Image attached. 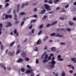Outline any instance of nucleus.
I'll use <instances>...</instances> for the list:
<instances>
[{
    "instance_id": "nucleus-1",
    "label": "nucleus",
    "mask_w": 76,
    "mask_h": 76,
    "mask_svg": "<svg viewBox=\"0 0 76 76\" xmlns=\"http://www.w3.org/2000/svg\"><path fill=\"white\" fill-rule=\"evenodd\" d=\"M50 63L51 64L50 65L51 68H54V66H55V65L56 64V61H50Z\"/></svg>"
},
{
    "instance_id": "nucleus-2",
    "label": "nucleus",
    "mask_w": 76,
    "mask_h": 76,
    "mask_svg": "<svg viewBox=\"0 0 76 76\" xmlns=\"http://www.w3.org/2000/svg\"><path fill=\"white\" fill-rule=\"evenodd\" d=\"M44 6L45 9H46L47 10H48V11H50L51 10V9L50 8V7L49 5L46 4H45L44 5Z\"/></svg>"
},
{
    "instance_id": "nucleus-3",
    "label": "nucleus",
    "mask_w": 76,
    "mask_h": 76,
    "mask_svg": "<svg viewBox=\"0 0 76 76\" xmlns=\"http://www.w3.org/2000/svg\"><path fill=\"white\" fill-rule=\"evenodd\" d=\"M21 56L22 57H26V54L25 53L24 50L23 51L22 53H21Z\"/></svg>"
},
{
    "instance_id": "nucleus-4",
    "label": "nucleus",
    "mask_w": 76,
    "mask_h": 76,
    "mask_svg": "<svg viewBox=\"0 0 76 76\" xmlns=\"http://www.w3.org/2000/svg\"><path fill=\"white\" fill-rule=\"evenodd\" d=\"M0 66L3 68L4 70H6V67L5 66V65L3 64V63H1L0 64Z\"/></svg>"
},
{
    "instance_id": "nucleus-5",
    "label": "nucleus",
    "mask_w": 76,
    "mask_h": 76,
    "mask_svg": "<svg viewBox=\"0 0 76 76\" xmlns=\"http://www.w3.org/2000/svg\"><path fill=\"white\" fill-rule=\"evenodd\" d=\"M12 18V15H5V19H8V18H9L10 19H11V18Z\"/></svg>"
},
{
    "instance_id": "nucleus-6",
    "label": "nucleus",
    "mask_w": 76,
    "mask_h": 76,
    "mask_svg": "<svg viewBox=\"0 0 76 76\" xmlns=\"http://www.w3.org/2000/svg\"><path fill=\"white\" fill-rule=\"evenodd\" d=\"M23 62V59L22 58H20L17 60V63H22V62Z\"/></svg>"
},
{
    "instance_id": "nucleus-7",
    "label": "nucleus",
    "mask_w": 76,
    "mask_h": 76,
    "mask_svg": "<svg viewBox=\"0 0 76 76\" xmlns=\"http://www.w3.org/2000/svg\"><path fill=\"white\" fill-rule=\"evenodd\" d=\"M7 23L8 25L6 26V28H8V27L10 26H12V23H10V22H7Z\"/></svg>"
},
{
    "instance_id": "nucleus-8",
    "label": "nucleus",
    "mask_w": 76,
    "mask_h": 76,
    "mask_svg": "<svg viewBox=\"0 0 76 76\" xmlns=\"http://www.w3.org/2000/svg\"><path fill=\"white\" fill-rule=\"evenodd\" d=\"M71 61L73 62V63H76V58H72L71 59Z\"/></svg>"
},
{
    "instance_id": "nucleus-9",
    "label": "nucleus",
    "mask_w": 76,
    "mask_h": 76,
    "mask_svg": "<svg viewBox=\"0 0 76 76\" xmlns=\"http://www.w3.org/2000/svg\"><path fill=\"white\" fill-rule=\"evenodd\" d=\"M21 52V49H18L16 53V55H17V54H19Z\"/></svg>"
},
{
    "instance_id": "nucleus-10",
    "label": "nucleus",
    "mask_w": 76,
    "mask_h": 76,
    "mask_svg": "<svg viewBox=\"0 0 76 76\" xmlns=\"http://www.w3.org/2000/svg\"><path fill=\"white\" fill-rule=\"evenodd\" d=\"M14 32L17 36H18L19 35V33L18 32H17V30L16 29H15V31H14Z\"/></svg>"
},
{
    "instance_id": "nucleus-11",
    "label": "nucleus",
    "mask_w": 76,
    "mask_h": 76,
    "mask_svg": "<svg viewBox=\"0 0 76 76\" xmlns=\"http://www.w3.org/2000/svg\"><path fill=\"white\" fill-rule=\"evenodd\" d=\"M51 51H56V48L53 47L50 49Z\"/></svg>"
},
{
    "instance_id": "nucleus-12",
    "label": "nucleus",
    "mask_w": 76,
    "mask_h": 76,
    "mask_svg": "<svg viewBox=\"0 0 76 76\" xmlns=\"http://www.w3.org/2000/svg\"><path fill=\"white\" fill-rule=\"evenodd\" d=\"M32 72V69H31L30 70H27L26 72V73H30L31 72Z\"/></svg>"
},
{
    "instance_id": "nucleus-13",
    "label": "nucleus",
    "mask_w": 76,
    "mask_h": 76,
    "mask_svg": "<svg viewBox=\"0 0 76 76\" xmlns=\"http://www.w3.org/2000/svg\"><path fill=\"white\" fill-rule=\"evenodd\" d=\"M46 12V10H42L40 12V14H44L45 12Z\"/></svg>"
},
{
    "instance_id": "nucleus-14",
    "label": "nucleus",
    "mask_w": 76,
    "mask_h": 76,
    "mask_svg": "<svg viewBox=\"0 0 76 76\" xmlns=\"http://www.w3.org/2000/svg\"><path fill=\"white\" fill-rule=\"evenodd\" d=\"M42 62L44 63H47V62H48V59H45L42 61Z\"/></svg>"
},
{
    "instance_id": "nucleus-15",
    "label": "nucleus",
    "mask_w": 76,
    "mask_h": 76,
    "mask_svg": "<svg viewBox=\"0 0 76 76\" xmlns=\"http://www.w3.org/2000/svg\"><path fill=\"white\" fill-rule=\"evenodd\" d=\"M62 76H66V72L64 71H63L62 72V73L61 74Z\"/></svg>"
},
{
    "instance_id": "nucleus-16",
    "label": "nucleus",
    "mask_w": 76,
    "mask_h": 76,
    "mask_svg": "<svg viewBox=\"0 0 76 76\" xmlns=\"http://www.w3.org/2000/svg\"><path fill=\"white\" fill-rule=\"evenodd\" d=\"M41 40H38V41L37 42V44H39V45L41 44Z\"/></svg>"
},
{
    "instance_id": "nucleus-17",
    "label": "nucleus",
    "mask_w": 76,
    "mask_h": 76,
    "mask_svg": "<svg viewBox=\"0 0 76 76\" xmlns=\"http://www.w3.org/2000/svg\"><path fill=\"white\" fill-rule=\"evenodd\" d=\"M56 37H62V35H59L58 33H57L56 36Z\"/></svg>"
},
{
    "instance_id": "nucleus-18",
    "label": "nucleus",
    "mask_w": 76,
    "mask_h": 76,
    "mask_svg": "<svg viewBox=\"0 0 76 76\" xmlns=\"http://www.w3.org/2000/svg\"><path fill=\"white\" fill-rule=\"evenodd\" d=\"M8 55L10 56H13V54L12 53V52H10L9 53Z\"/></svg>"
},
{
    "instance_id": "nucleus-19",
    "label": "nucleus",
    "mask_w": 76,
    "mask_h": 76,
    "mask_svg": "<svg viewBox=\"0 0 76 76\" xmlns=\"http://www.w3.org/2000/svg\"><path fill=\"white\" fill-rule=\"evenodd\" d=\"M57 23V21H55L54 22H52L51 24V25L53 26V25H55L56 23Z\"/></svg>"
},
{
    "instance_id": "nucleus-20",
    "label": "nucleus",
    "mask_w": 76,
    "mask_h": 76,
    "mask_svg": "<svg viewBox=\"0 0 76 76\" xmlns=\"http://www.w3.org/2000/svg\"><path fill=\"white\" fill-rule=\"evenodd\" d=\"M20 70L22 72H24L25 71V69L23 68H22Z\"/></svg>"
},
{
    "instance_id": "nucleus-21",
    "label": "nucleus",
    "mask_w": 76,
    "mask_h": 76,
    "mask_svg": "<svg viewBox=\"0 0 76 76\" xmlns=\"http://www.w3.org/2000/svg\"><path fill=\"white\" fill-rule=\"evenodd\" d=\"M24 23H25V21H22L21 23V26H22L24 25Z\"/></svg>"
},
{
    "instance_id": "nucleus-22",
    "label": "nucleus",
    "mask_w": 76,
    "mask_h": 76,
    "mask_svg": "<svg viewBox=\"0 0 76 76\" xmlns=\"http://www.w3.org/2000/svg\"><path fill=\"white\" fill-rule=\"evenodd\" d=\"M55 35H56V34L55 33H52L50 34V36H51V37H54V36H55Z\"/></svg>"
},
{
    "instance_id": "nucleus-23",
    "label": "nucleus",
    "mask_w": 76,
    "mask_h": 76,
    "mask_svg": "<svg viewBox=\"0 0 76 76\" xmlns=\"http://www.w3.org/2000/svg\"><path fill=\"white\" fill-rule=\"evenodd\" d=\"M48 54H46L45 56V59H47L48 58Z\"/></svg>"
},
{
    "instance_id": "nucleus-24",
    "label": "nucleus",
    "mask_w": 76,
    "mask_h": 76,
    "mask_svg": "<svg viewBox=\"0 0 76 76\" xmlns=\"http://www.w3.org/2000/svg\"><path fill=\"white\" fill-rule=\"evenodd\" d=\"M49 4H53V0H50L49 1Z\"/></svg>"
},
{
    "instance_id": "nucleus-25",
    "label": "nucleus",
    "mask_w": 76,
    "mask_h": 76,
    "mask_svg": "<svg viewBox=\"0 0 76 76\" xmlns=\"http://www.w3.org/2000/svg\"><path fill=\"white\" fill-rule=\"evenodd\" d=\"M25 14V12H21L20 13V15H23Z\"/></svg>"
},
{
    "instance_id": "nucleus-26",
    "label": "nucleus",
    "mask_w": 76,
    "mask_h": 76,
    "mask_svg": "<svg viewBox=\"0 0 76 76\" xmlns=\"http://www.w3.org/2000/svg\"><path fill=\"white\" fill-rule=\"evenodd\" d=\"M15 43V42L14 41L12 42V43H11L10 44V47H12L13 45V44Z\"/></svg>"
},
{
    "instance_id": "nucleus-27",
    "label": "nucleus",
    "mask_w": 76,
    "mask_h": 76,
    "mask_svg": "<svg viewBox=\"0 0 76 76\" xmlns=\"http://www.w3.org/2000/svg\"><path fill=\"white\" fill-rule=\"evenodd\" d=\"M53 75H55L56 76H58V73H57L56 74L55 72H53Z\"/></svg>"
},
{
    "instance_id": "nucleus-28",
    "label": "nucleus",
    "mask_w": 76,
    "mask_h": 76,
    "mask_svg": "<svg viewBox=\"0 0 76 76\" xmlns=\"http://www.w3.org/2000/svg\"><path fill=\"white\" fill-rule=\"evenodd\" d=\"M47 15H45L43 17V19L44 20H45V19H46L47 18Z\"/></svg>"
},
{
    "instance_id": "nucleus-29",
    "label": "nucleus",
    "mask_w": 76,
    "mask_h": 76,
    "mask_svg": "<svg viewBox=\"0 0 76 76\" xmlns=\"http://www.w3.org/2000/svg\"><path fill=\"white\" fill-rule=\"evenodd\" d=\"M66 30L67 31L70 32L71 31V29L69 28H67L66 29Z\"/></svg>"
},
{
    "instance_id": "nucleus-30",
    "label": "nucleus",
    "mask_w": 76,
    "mask_h": 76,
    "mask_svg": "<svg viewBox=\"0 0 76 76\" xmlns=\"http://www.w3.org/2000/svg\"><path fill=\"white\" fill-rule=\"evenodd\" d=\"M36 21H37V19H34L31 21V23H32V22L34 23V22H35Z\"/></svg>"
},
{
    "instance_id": "nucleus-31",
    "label": "nucleus",
    "mask_w": 76,
    "mask_h": 76,
    "mask_svg": "<svg viewBox=\"0 0 76 76\" xmlns=\"http://www.w3.org/2000/svg\"><path fill=\"white\" fill-rule=\"evenodd\" d=\"M33 18H37L38 16L37 15H34L32 16Z\"/></svg>"
},
{
    "instance_id": "nucleus-32",
    "label": "nucleus",
    "mask_w": 76,
    "mask_h": 76,
    "mask_svg": "<svg viewBox=\"0 0 76 76\" xmlns=\"http://www.w3.org/2000/svg\"><path fill=\"white\" fill-rule=\"evenodd\" d=\"M57 60L58 61H63V59L62 58H59V59H58Z\"/></svg>"
},
{
    "instance_id": "nucleus-33",
    "label": "nucleus",
    "mask_w": 76,
    "mask_h": 76,
    "mask_svg": "<svg viewBox=\"0 0 76 76\" xmlns=\"http://www.w3.org/2000/svg\"><path fill=\"white\" fill-rule=\"evenodd\" d=\"M34 51H37L38 50V49L37 47H35L34 49Z\"/></svg>"
},
{
    "instance_id": "nucleus-34",
    "label": "nucleus",
    "mask_w": 76,
    "mask_h": 76,
    "mask_svg": "<svg viewBox=\"0 0 76 76\" xmlns=\"http://www.w3.org/2000/svg\"><path fill=\"white\" fill-rule=\"evenodd\" d=\"M59 1V0H55V1H54V3H57Z\"/></svg>"
},
{
    "instance_id": "nucleus-35",
    "label": "nucleus",
    "mask_w": 76,
    "mask_h": 76,
    "mask_svg": "<svg viewBox=\"0 0 76 76\" xmlns=\"http://www.w3.org/2000/svg\"><path fill=\"white\" fill-rule=\"evenodd\" d=\"M74 23H72V21H71L69 22V25H74Z\"/></svg>"
},
{
    "instance_id": "nucleus-36",
    "label": "nucleus",
    "mask_w": 76,
    "mask_h": 76,
    "mask_svg": "<svg viewBox=\"0 0 76 76\" xmlns=\"http://www.w3.org/2000/svg\"><path fill=\"white\" fill-rule=\"evenodd\" d=\"M42 33V31L41 30L38 33V35H40L41 34V33Z\"/></svg>"
},
{
    "instance_id": "nucleus-37",
    "label": "nucleus",
    "mask_w": 76,
    "mask_h": 76,
    "mask_svg": "<svg viewBox=\"0 0 76 76\" xmlns=\"http://www.w3.org/2000/svg\"><path fill=\"white\" fill-rule=\"evenodd\" d=\"M1 48L2 50H3V49L4 48V46H3V45H2L1 46Z\"/></svg>"
},
{
    "instance_id": "nucleus-38",
    "label": "nucleus",
    "mask_w": 76,
    "mask_h": 76,
    "mask_svg": "<svg viewBox=\"0 0 76 76\" xmlns=\"http://www.w3.org/2000/svg\"><path fill=\"white\" fill-rule=\"evenodd\" d=\"M9 6V4L8 3H7L6 4L5 7H7Z\"/></svg>"
},
{
    "instance_id": "nucleus-39",
    "label": "nucleus",
    "mask_w": 76,
    "mask_h": 76,
    "mask_svg": "<svg viewBox=\"0 0 76 76\" xmlns=\"http://www.w3.org/2000/svg\"><path fill=\"white\" fill-rule=\"evenodd\" d=\"M51 26V24H48L46 25V27H47V28H48V27H50Z\"/></svg>"
},
{
    "instance_id": "nucleus-40",
    "label": "nucleus",
    "mask_w": 76,
    "mask_h": 76,
    "mask_svg": "<svg viewBox=\"0 0 76 76\" xmlns=\"http://www.w3.org/2000/svg\"><path fill=\"white\" fill-rule=\"evenodd\" d=\"M36 63L37 64H38L39 63V61L38 59L36 60Z\"/></svg>"
},
{
    "instance_id": "nucleus-41",
    "label": "nucleus",
    "mask_w": 76,
    "mask_h": 76,
    "mask_svg": "<svg viewBox=\"0 0 76 76\" xmlns=\"http://www.w3.org/2000/svg\"><path fill=\"white\" fill-rule=\"evenodd\" d=\"M54 11H51L49 12L48 13L49 14H53V13H54Z\"/></svg>"
},
{
    "instance_id": "nucleus-42",
    "label": "nucleus",
    "mask_w": 76,
    "mask_h": 76,
    "mask_svg": "<svg viewBox=\"0 0 76 76\" xmlns=\"http://www.w3.org/2000/svg\"><path fill=\"white\" fill-rule=\"evenodd\" d=\"M60 45H65L66 44V43H63V42H61V43H60Z\"/></svg>"
},
{
    "instance_id": "nucleus-43",
    "label": "nucleus",
    "mask_w": 76,
    "mask_h": 76,
    "mask_svg": "<svg viewBox=\"0 0 76 76\" xmlns=\"http://www.w3.org/2000/svg\"><path fill=\"white\" fill-rule=\"evenodd\" d=\"M25 6V3H23L22 4V7H21L22 9L23 8L24 6Z\"/></svg>"
},
{
    "instance_id": "nucleus-44",
    "label": "nucleus",
    "mask_w": 76,
    "mask_h": 76,
    "mask_svg": "<svg viewBox=\"0 0 76 76\" xmlns=\"http://www.w3.org/2000/svg\"><path fill=\"white\" fill-rule=\"evenodd\" d=\"M27 68H28L29 69H31V67L29 65H28L27 66Z\"/></svg>"
},
{
    "instance_id": "nucleus-45",
    "label": "nucleus",
    "mask_w": 76,
    "mask_h": 76,
    "mask_svg": "<svg viewBox=\"0 0 76 76\" xmlns=\"http://www.w3.org/2000/svg\"><path fill=\"white\" fill-rule=\"evenodd\" d=\"M32 28V25H31L28 28L29 29H31Z\"/></svg>"
},
{
    "instance_id": "nucleus-46",
    "label": "nucleus",
    "mask_w": 76,
    "mask_h": 76,
    "mask_svg": "<svg viewBox=\"0 0 76 76\" xmlns=\"http://www.w3.org/2000/svg\"><path fill=\"white\" fill-rule=\"evenodd\" d=\"M35 31V29L34 28L33 29V30L31 31V33L34 34V31Z\"/></svg>"
},
{
    "instance_id": "nucleus-47",
    "label": "nucleus",
    "mask_w": 76,
    "mask_h": 76,
    "mask_svg": "<svg viewBox=\"0 0 76 76\" xmlns=\"http://www.w3.org/2000/svg\"><path fill=\"white\" fill-rule=\"evenodd\" d=\"M51 57L50 56H49L48 58V60H51Z\"/></svg>"
},
{
    "instance_id": "nucleus-48",
    "label": "nucleus",
    "mask_w": 76,
    "mask_h": 76,
    "mask_svg": "<svg viewBox=\"0 0 76 76\" xmlns=\"http://www.w3.org/2000/svg\"><path fill=\"white\" fill-rule=\"evenodd\" d=\"M60 20H64V18L63 17H61L60 18Z\"/></svg>"
},
{
    "instance_id": "nucleus-49",
    "label": "nucleus",
    "mask_w": 76,
    "mask_h": 76,
    "mask_svg": "<svg viewBox=\"0 0 76 76\" xmlns=\"http://www.w3.org/2000/svg\"><path fill=\"white\" fill-rule=\"evenodd\" d=\"M20 4H18L17 6V8H19V7H20Z\"/></svg>"
},
{
    "instance_id": "nucleus-50",
    "label": "nucleus",
    "mask_w": 76,
    "mask_h": 76,
    "mask_svg": "<svg viewBox=\"0 0 76 76\" xmlns=\"http://www.w3.org/2000/svg\"><path fill=\"white\" fill-rule=\"evenodd\" d=\"M57 57L58 59L60 58H61V56L60 55H58L57 56Z\"/></svg>"
},
{
    "instance_id": "nucleus-51",
    "label": "nucleus",
    "mask_w": 76,
    "mask_h": 76,
    "mask_svg": "<svg viewBox=\"0 0 76 76\" xmlns=\"http://www.w3.org/2000/svg\"><path fill=\"white\" fill-rule=\"evenodd\" d=\"M43 26V24H41L40 26H39L40 29H41V28H42Z\"/></svg>"
},
{
    "instance_id": "nucleus-52",
    "label": "nucleus",
    "mask_w": 76,
    "mask_h": 76,
    "mask_svg": "<svg viewBox=\"0 0 76 76\" xmlns=\"http://www.w3.org/2000/svg\"><path fill=\"white\" fill-rule=\"evenodd\" d=\"M9 51V49H7L5 51V53L6 54H7V52Z\"/></svg>"
},
{
    "instance_id": "nucleus-53",
    "label": "nucleus",
    "mask_w": 76,
    "mask_h": 76,
    "mask_svg": "<svg viewBox=\"0 0 76 76\" xmlns=\"http://www.w3.org/2000/svg\"><path fill=\"white\" fill-rule=\"evenodd\" d=\"M7 70H11V68L10 67L7 68Z\"/></svg>"
},
{
    "instance_id": "nucleus-54",
    "label": "nucleus",
    "mask_w": 76,
    "mask_h": 76,
    "mask_svg": "<svg viewBox=\"0 0 76 76\" xmlns=\"http://www.w3.org/2000/svg\"><path fill=\"white\" fill-rule=\"evenodd\" d=\"M55 60V58H54V57H53L51 60V61H54Z\"/></svg>"
},
{
    "instance_id": "nucleus-55",
    "label": "nucleus",
    "mask_w": 76,
    "mask_h": 76,
    "mask_svg": "<svg viewBox=\"0 0 76 76\" xmlns=\"http://www.w3.org/2000/svg\"><path fill=\"white\" fill-rule=\"evenodd\" d=\"M69 7V5L67 4L66 6H65L66 9H67V8Z\"/></svg>"
},
{
    "instance_id": "nucleus-56",
    "label": "nucleus",
    "mask_w": 76,
    "mask_h": 76,
    "mask_svg": "<svg viewBox=\"0 0 76 76\" xmlns=\"http://www.w3.org/2000/svg\"><path fill=\"white\" fill-rule=\"evenodd\" d=\"M19 22V21H17L15 22V23L16 24H18V23Z\"/></svg>"
},
{
    "instance_id": "nucleus-57",
    "label": "nucleus",
    "mask_w": 76,
    "mask_h": 76,
    "mask_svg": "<svg viewBox=\"0 0 76 76\" xmlns=\"http://www.w3.org/2000/svg\"><path fill=\"white\" fill-rule=\"evenodd\" d=\"M50 56L51 57H53V56H54V54L53 53H51L50 55Z\"/></svg>"
},
{
    "instance_id": "nucleus-58",
    "label": "nucleus",
    "mask_w": 76,
    "mask_h": 76,
    "mask_svg": "<svg viewBox=\"0 0 76 76\" xmlns=\"http://www.w3.org/2000/svg\"><path fill=\"white\" fill-rule=\"evenodd\" d=\"M33 11H34V12H37V9L36 8H35Z\"/></svg>"
},
{
    "instance_id": "nucleus-59",
    "label": "nucleus",
    "mask_w": 76,
    "mask_h": 76,
    "mask_svg": "<svg viewBox=\"0 0 76 76\" xmlns=\"http://www.w3.org/2000/svg\"><path fill=\"white\" fill-rule=\"evenodd\" d=\"M71 69L73 70H74V69H75V67L73 66H72Z\"/></svg>"
},
{
    "instance_id": "nucleus-60",
    "label": "nucleus",
    "mask_w": 76,
    "mask_h": 76,
    "mask_svg": "<svg viewBox=\"0 0 76 76\" xmlns=\"http://www.w3.org/2000/svg\"><path fill=\"white\" fill-rule=\"evenodd\" d=\"M73 20H74V21H76V18L74 17L73 18Z\"/></svg>"
},
{
    "instance_id": "nucleus-61",
    "label": "nucleus",
    "mask_w": 76,
    "mask_h": 76,
    "mask_svg": "<svg viewBox=\"0 0 76 76\" xmlns=\"http://www.w3.org/2000/svg\"><path fill=\"white\" fill-rule=\"evenodd\" d=\"M26 60L27 61H29V58H26Z\"/></svg>"
},
{
    "instance_id": "nucleus-62",
    "label": "nucleus",
    "mask_w": 76,
    "mask_h": 76,
    "mask_svg": "<svg viewBox=\"0 0 76 76\" xmlns=\"http://www.w3.org/2000/svg\"><path fill=\"white\" fill-rule=\"evenodd\" d=\"M19 8H17V12L18 13V12H19Z\"/></svg>"
},
{
    "instance_id": "nucleus-63",
    "label": "nucleus",
    "mask_w": 76,
    "mask_h": 76,
    "mask_svg": "<svg viewBox=\"0 0 76 76\" xmlns=\"http://www.w3.org/2000/svg\"><path fill=\"white\" fill-rule=\"evenodd\" d=\"M29 4V3H28V2H26V4H25V6H28V5Z\"/></svg>"
},
{
    "instance_id": "nucleus-64",
    "label": "nucleus",
    "mask_w": 76,
    "mask_h": 76,
    "mask_svg": "<svg viewBox=\"0 0 76 76\" xmlns=\"http://www.w3.org/2000/svg\"><path fill=\"white\" fill-rule=\"evenodd\" d=\"M74 6H76V1L73 3Z\"/></svg>"
}]
</instances>
